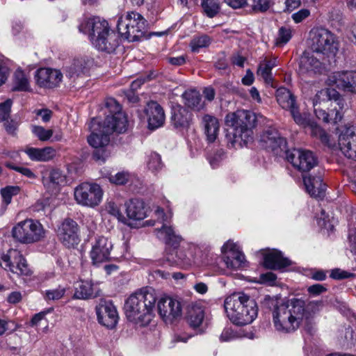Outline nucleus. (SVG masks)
Masks as SVG:
<instances>
[{
	"instance_id": "nucleus-32",
	"label": "nucleus",
	"mask_w": 356,
	"mask_h": 356,
	"mask_svg": "<svg viewBox=\"0 0 356 356\" xmlns=\"http://www.w3.org/2000/svg\"><path fill=\"white\" fill-rule=\"evenodd\" d=\"M304 185L307 192L315 198H322L325 194V185L323 183L321 177H305Z\"/></svg>"
},
{
	"instance_id": "nucleus-35",
	"label": "nucleus",
	"mask_w": 356,
	"mask_h": 356,
	"mask_svg": "<svg viewBox=\"0 0 356 356\" xmlns=\"http://www.w3.org/2000/svg\"><path fill=\"white\" fill-rule=\"evenodd\" d=\"M202 122L207 140L209 143L214 142L218 136L220 128L218 119L214 116L205 115L202 118Z\"/></svg>"
},
{
	"instance_id": "nucleus-6",
	"label": "nucleus",
	"mask_w": 356,
	"mask_h": 356,
	"mask_svg": "<svg viewBox=\"0 0 356 356\" xmlns=\"http://www.w3.org/2000/svg\"><path fill=\"white\" fill-rule=\"evenodd\" d=\"M146 29V20L138 13L131 11L118 17L117 29L124 39L129 42L139 40Z\"/></svg>"
},
{
	"instance_id": "nucleus-54",
	"label": "nucleus",
	"mask_w": 356,
	"mask_h": 356,
	"mask_svg": "<svg viewBox=\"0 0 356 356\" xmlns=\"http://www.w3.org/2000/svg\"><path fill=\"white\" fill-rule=\"evenodd\" d=\"M106 210L109 214L116 218L119 221L123 222H126V218H124V216L120 211V208L115 203L113 202H108L106 205Z\"/></svg>"
},
{
	"instance_id": "nucleus-31",
	"label": "nucleus",
	"mask_w": 356,
	"mask_h": 356,
	"mask_svg": "<svg viewBox=\"0 0 356 356\" xmlns=\"http://www.w3.org/2000/svg\"><path fill=\"white\" fill-rule=\"evenodd\" d=\"M346 105L345 101L341 98L335 99L333 102H331L330 106L331 109L329 113L325 111L327 118H318L319 120H322L326 123L337 124L343 119L344 114V106Z\"/></svg>"
},
{
	"instance_id": "nucleus-40",
	"label": "nucleus",
	"mask_w": 356,
	"mask_h": 356,
	"mask_svg": "<svg viewBox=\"0 0 356 356\" xmlns=\"http://www.w3.org/2000/svg\"><path fill=\"white\" fill-rule=\"evenodd\" d=\"M74 197L78 204L88 207L89 202V183L85 181L78 185L74 188Z\"/></svg>"
},
{
	"instance_id": "nucleus-60",
	"label": "nucleus",
	"mask_w": 356,
	"mask_h": 356,
	"mask_svg": "<svg viewBox=\"0 0 356 356\" xmlns=\"http://www.w3.org/2000/svg\"><path fill=\"white\" fill-rule=\"evenodd\" d=\"M277 276L275 274L271 272H268L264 274H261L258 281L260 284H265L269 286H273L275 284Z\"/></svg>"
},
{
	"instance_id": "nucleus-20",
	"label": "nucleus",
	"mask_w": 356,
	"mask_h": 356,
	"mask_svg": "<svg viewBox=\"0 0 356 356\" xmlns=\"http://www.w3.org/2000/svg\"><path fill=\"white\" fill-rule=\"evenodd\" d=\"M59 241L67 248H74L80 242L77 223L71 219H65L57 229Z\"/></svg>"
},
{
	"instance_id": "nucleus-29",
	"label": "nucleus",
	"mask_w": 356,
	"mask_h": 356,
	"mask_svg": "<svg viewBox=\"0 0 356 356\" xmlns=\"http://www.w3.org/2000/svg\"><path fill=\"white\" fill-rule=\"evenodd\" d=\"M289 265L291 261L277 250H268L264 254V266L266 268L277 270Z\"/></svg>"
},
{
	"instance_id": "nucleus-2",
	"label": "nucleus",
	"mask_w": 356,
	"mask_h": 356,
	"mask_svg": "<svg viewBox=\"0 0 356 356\" xmlns=\"http://www.w3.org/2000/svg\"><path fill=\"white\" fill-rule=\"evenodd\" d=\"M157 297L152 288H144L131 294L124 304V312L127 319L138 326L149 324L153 313Z\"/></svg>"
},
{
	"instance_id": "nucleus-37",
	"label": "nucleus",
	"mask_w": 356,
	"mask_h": 356,
	"mask_svg": "<svg viewBox=\"0 0 356 356\" xmlns=\"http://www.w3.org/2000/svg\"><path fill=\"white\" fill-rule=\"evenodd\" d=\"M191 114L186 108L179 107L173 110L172 122L177 128H186L189 126Z\"/></svg>"
},
{
	"instance_id": "nucleus-46",
	"label": "nucleus",
	"mask_w": 356,
	"mask_h": 356,
	"mask_svg": "<svg viewBox=\"0 0 356 356\" xmlns=\"http://www.w3.org/2000/svg\"><path fill=\"white\" fill-rule=\"evenodd\" d=\"M147 165L152 172L160 170L163 167L160 155L156 152H151L147 156Z\"/></svg>"
},
{
	"instance_id": "nucleus-22",
	"label": "nucleus",
	"mask_w": 356,
	"mask_h": 356,
	"mask_svg": "<svg viewBox=\"0 0 356 356\" xmlns=\"http://www.w3.org/2000/svg\"><path fill=\"white\" fill-rule=\"evenodd\" d=\"M63 79V74L58 70L42 67L35 74L36 84L40 88H52L59 85Z\"/></svg>"
},
{
	"instance_id": "nucleus-53",
	"label": "nucleus",
	"mask_w": 356,
	"mask_h": 356,
	"mask_svg": "<svg viewBox=\"0 0 356 356\" xmlns=\"http://www.w3.org/2000/svg\"><path fill=\"white\" fill-rule=\"evenodd\" d=\"M132 175L127 171H122L110 177L109 180L111 183L117 185H123L131 180Z\"/></svg>"
},
{
	"instance_id": "nucleus-13",
	"label": "nucleus",
	"mask_w": 356,
	"mask_h": 356,
	"mask_svg": "<svg viewBox=\"0 0 356 356\" xmlns=\"http://www.w3.org/2000/svg\"><path fill=\"white\" fill-rule=\"evenodd\" d=\"M110 133L106 132V129L104 126L99 125V129H93L90 135V146L94 147L92 152L93 159L99 163H104L109 153L106 149L110 141Z\"/></svg>"
},
{
	"instance_id": "nucleus-51",
	"label": "nucleus",
	"mask_w": 356,
	"mask_h": 356,
	"mask_svg": "<svg viewBox=\"0 0 356 356\" xmlns=\"http://www.w3.org/2000/svg\"><path fill=\"white\" fill-rule=\"evenodd\" d=\"M87 65V61L83 58H79L74 60L72 65L70 67V71L68 76L72 77V76L80 74L84 72Z\"/></svg>"
},
{
	"instance_id": "nucleus-38",
	"label": "nucleus",
	"mask_w": 356,
	"mask_h": 356,
	"mask_svg": "<svg viewBox=\"0 0 356 356\" xmlns=\"http://www.w3.org/2000/svg\"><path fill=\"white\" fill-rule=\"evenodd\" d=\"M182 97L185 105L193 110L200 111L204 108V102L202 101L201 95L196 90H186L182 95Z\"/></svg>"
},
{
	"instance_id": "nucleus-57",
	"label": "nucleus",
	"mask_w": 356,
	"mask_h": 356,
	"mask_svg": "<svg viewBox=\"0 0 356 356\" xmlns=\"http://www.w3.org/2000/svg\"><path fill=\"white\" fill-rule=\"evenodd\" d=\"M237 332H234L232 328H225L220 335V341L222 342H229L238 337Z\"/></svg>"
},
{
	"instance_id": "nucleus-43",
	"label": "nucleus",
	"mask_w": 356,
	"mask_h": 356,
	"mask_svg": "<svg viewBox=\"0 0 356 356\" xmlns=\"http://www.w3.org/2000/svg\"><path fill=\"white\" fill-rule=\"evenodd\" d=\"M89 284L86 280H79L74 284V298L86 300L89 297Z\"/></svg>"
},
{
	"instance_id": "nucleus-12",
	"label": "nucleus",
	"mask_w": 356,
	"mask_h": 356,
	"mask_svg": "<svg viewBox=\"0 0 356 356\" xmlns=\"http://www.w3.org/2000/svg\"><path fill=\"white\" fill-rule=\"evenodd\" d=\"M182 242L183 238H181V241L177 247L166 244L169 249L172 248L168 250L166 259L171 264L179 265L186 268L194 263L195 250L197 247L194 244L189 243H186V245L183 243L180 245Z\"/></svg>"
},
{
	"instance_id": "nucleus-5",
	"label": "nucleus",
	"mask_w": 356,
	"mask_h": 356,
	"mask_svg": "<svg viewBox=\"0 0 356 356\" xmlns=\"http://www.w3.org/2000/svg\"><path fill=\"white\" fill-rule=\"evenodd\" d=\"M90 41L98 50L113 52L118 45L115 32L108 22L100 17L90 18Z\"/></svg>"
},
{
	"instance_id": "nucleus-44",
	"label": "nucleus",
	"mask_w": 356,
	"mask_h": 356,
	"mask_svg": "<svg viewBox=\"0 0 356 356\" xmlns=\"http://www.w3.org/2000/svg\"><path fill=\"white\" fill-rule=\"evenodd\" d=\"M52 309H49L46 311H43L35 314L31 321V325L35 327H39L41 325H44V327L42 329L43 332H47L48 330V321L45 318V316L51 312Z\"/></svg>"
},
{
	"instance_id": "nucleus-50",
	"label": "nucleus",
	"mask_w": 356,
	"mask_h": 356,
	"mask_svg": "<svg viewBox=\"0 0 356 356\" xmlns=\"http://www.w3.org/2000/svg\"><path fill=\"white\" fill-rule=\"evenodd\" d=\"M5 165L10 169H12L16 172H19L20 174L30 179H35L37 178L36 175L30 168L16 165L11 162H6Z\"/></svg>"
},
{
	"instance_id": "nucleus-30",
	"label": "nucleus",
	"mask_w": 356,
	"mask_h": 356,
	"mask_svg": "<svg viewBox=\"0 0 356 356\" xmlns=\"http://www.w3.org/2000/svg\"><path fill=\"white\" fill-rule=\"evenodd\" d=\"M24 152L31 160L38 162L49 161L54 159L56 155V151L52 147L43 148L28 147L24 149Z\"/></svg>"
},
{
	"instance_id": "nucleus-19",
	"label": "nucleus",
	"mask_w": 356,
	"mask_h": 356,
	"mask_svg": "<svg viewBox=\"0 0 356 356\" xmlns=\"http://www.w3.org/2000/svg\"><path fill=\"white\" fill-rule=\"evenodd\" d=\"M276 99L278 104L284 110L289 111L294 121L304 125L305 119L299 113L295 96L287 88L282 87L276 91Z\"/></svg>"
},
{
	"instance_id": "nucleus-56",
	"label": "nucleus",
	"mask_w": 356,
	"mask_h": 356,
	"mask_svg": "<svg viewBox=\"0 0 356 356\" xmlns=\"http://www.w3.org/2000/svg\"><path fill=\"white\" fill-rule=\"evenodd\" d=\"M273 4L272 0H253L252 9L255 12L264 13L267 11Z\"/></svg>"
},
{
	"instance_id": "nucleus-45",
	"label": "nucleus",
	"mask_w": 356,
	"mask_h": 356,
	"mask_svg": "<svg viewBox=\"0 0 356 356\" xmlns=\"http://www.w3.org/2000/svg\"><path fill=\"white\" fill-rule=\"evenodd\" d=\"M31 131L33 134L40 141L49 140L53 136V130L45 129L42 126L32 125Z\"/></svg>"
},
{
	"instance_id": "nucleus-64",
	"label": "nucleus",
	"mask_w": 356,
	"mask_h": 356,
	"mask_svg": "<svg viewBox=\"0 0 356 356\" xmlns=\"http://www.w3.org/2000/svg\"><path fill=\"white\" fill-rule=\"evenodd\" d=\"M326 289L320 284L312 285L308 288L309 293L315 296L321 294Z\"/></svg>"
},
{
	"instance_id": "nucleus-33",
	"label": "nucleus",
	"mask_w": 356,
	"mask_h": 356,
	"mask_svg": "<svg viewBox=\"0 0 356 356\" xmlns=\"http://www.w3.org/2000/svg\"><path fill=\"white\" fill-rule=\"evenodd\" d=\"M126 213L129 219L138 221L147 216V209L143 201L134 199L127 203Z\"/></svg>"
},
{
	"instance_id": "nucleus-48",
	"label": "nucleus",
	"mask_w": 356,
	"mask_h": 356,
	"mask_svg": "<svg viewBox=\"0 0 356 356\" xmlns=\"http://www.w3.org/2000/svg\"><path fill=\"white\" fill-rule=\"evenodd\" d=\"M103 197V191L99 185L90 184V207L98 205Z\"/></svg>"
},
{
	"instance_id": "nucleus-34",
	"label": "nucleus",
	"mask_w": 356,
	"mask_h": 356,
	"mask_svg": "<svg viewBox=\"0 0 356 356\" xmlns=\"http://www.w3.org/2000/svg\"><path fill=\"white\" fill-rule=\"evenodd\" d=\"M12 90L13 91L30 92L31 87L29 74L21 68L17 69L12 78Z\"/></svg>"
},
{
	"instance_id": "nucleus-63",
	"label": "nucleus",
	"mask_w": 356,
	"mask_h": 356,
	"mask_svg": "<svg viewBox=\"0 0 356 356\" xmlns=\"http://www.w3.org/2000/svg\"><path fill=\"white\" fill-rule=\"evenodd\" d=\"M284 4H285V11H292L301 5V1L300 0H284Z\"/></svg>"
},
{
	"instance_id": "nucleus-58",
	"label": "nucleus",
	"mask_w": 356,
	"mask_h": 356,
	"mask_svg": "<svg viewBox=\"0 0 356 356\" xmlns=\"http://www.w3.org/2000/svg\"><path fill=\"white\" fill-rule=\"evenodd\" d=\"M12 101L7 99L4 102L0 104V122L6 120L10 112Z\"/></svg>"
},
{
	"instance_id": "nucleus-55",
	"label": "nucleus",
	"mask_w": 356,
	"mask_h": 356,
	"mask_svg": "<svg viewBox=\"0 0 356 356\" xmlns=\"http://www.w3.org/2000/svg\"><path fill=\"white\" fill-rule=\"evenodd\" d=\"M66 292L65 287L59 286L55 289L47 290L45 291L44 298L47 300H57L63 297Z\"/></svg>"
},
{
	"instance_id": "nucleus-61",
	"label": "nucleus",
	"mask_w": 356,
	"mask_h": 356,
	"mask_svg": "<svg viewBox=\"0 0 356 356\" xmlns=\"http://www.w3.org/2000/svg\"><path fill=\"white\" fill-rule=\"evenodd\" d=\"M310 10L307 8H302L291 15V18L296 24H298L304 21L310 15Z\"/></svg>"
},
{
	"instance_id": "nucleus-9",
	"label": "nucleus",
	"mask_w": 356,
	"mask_h": 356,
	"mask_svg": "<svg viewBox=\"0 0 356 356\" xmlns=\"http://www.w3.org/2000/svg\"><path fill=\"white\" fill-rule=\"evenodd\" d=\"M311 47L316 54L327 57L334 56L338 51V44L334 35L325 29H314L310 33Z\"/></svg>"
},
{
	"instance_id": "nucleus-16",
	"label": "nucleus",
	"mask_w": 356,
	"mask_h": 356,
	"mask_svg": "<svg viewBox=\"0 0 356 356\" xmlns=\"http://www.w3.org/2000/svg\"><path fill=\"white\" fill-rule=\"evenodd\" d=\"M221 251L227 268L232 270H238L245 267V255L241 251L237 243L228 241L223 245Z\"/></svg>"
},
{
	"instance_id": "nucleus-8",
	"label": "nucleus",
	"mask_w": 356,
	"mask_h": 356,
	"mask_svg": "<svg viewBox=\"0 0 356 356\" xmlns=\"http://www.w3.org/2000/svg\"><path fill=\"white\" fill-rule=\"evenodd\" d=\"M12 235L21 243L31 244L44 238L45 229L39 221L28 218L13 227Z\"/></svg>"
},
{
	"instance_id": "nucleus-25",
	"label": "nucleus",
	"mask_w": 356,
	"mask_h": 356,
	"mask_svg": "<svg viewBox=\"0 0 356 356\" xmlns=\"http://www.w3.org/2000/svg\"><path fill=\"white\" fill-rule=\"evenodd\" d=\"M42 181L44 188L51 193H56L65 184L66 177L56 168L46 169L42 172Z\"/></svg>"
},
{
	"instance_id": "nucleus-1",
	"label": "nucleus",
	"mask_w": 356,
	"mask_h": 356,
	"mask_svg": "<svg viewBox=\"0 0 356 356\" xmlns=\"http://www.w3.org/2000/svg\"><path fill=\"white\" fill-rule=\"evenodd\" d=\"M323 307L322 301H312L305 307L304 300L293 298L274 307V326L283 332H293L300 327L307 328L312 324L313 314L321 311Z\"/></svg>"
},
{
	"instance_id": "nucleus-42",
	"label": "nucleus",
	"mask_w": 356,
	"mask_h": 356,
	"mask_svg": "<svg viewBox=\"0 0 356 356\" xmlns=\"http://www.w3.org/2000/svg\"><path fill=\"white\" fill-rule=\"evenodd\" d=\"M293 29L289 26H281L277 31V35L275 40L276 47H284L289 42L292 38Z\"/></svg>"
},
{
	"instance_id": "nucleus-3",
	"label": "nucleus",
	"mask_w": 356,
	"mask_h": 356,
	"mask_svg": "<svg viewBox=\"0 0 356 356\" xmlns=\"http://www.w3.org/2000/svg\"><path fill=\"white\" fill-rule=\"evenodd\" d=\"M224 307L229 319L237 325L251 323L258 312L255 301L243 293H234L227 297Z\"/></svg>"
},
{
	"instance_id": "nucleus-47",
	"label": "nucleus",
	"mask_w": 356,
	"mask_h": 356,
	"mask_svg": "<svg viewBox=\"0 0 356 356\" xmlns=\"http://www.w3.org/2000/svg\"><path fill=\"white\" fill-rule=\"evenodd\" d=\"M211 40L207 35H201L193 38L190 44L192 51L197 53L201 48L207 47L209 45Z\"/></svg>"
},
{
	"instance_id": "nucleus-41",
	"label": "nucleus",
	"mask_w": 356,
	"mask_h": 356,
	"mask_svg": "<svg viewBox=\"0 0 356 356\" xmlns=\"http://www.w3.org/2000/svg\"><path fill=\"white\" fill-rule=\"evenodd\" d=\"M201 6L203 13L209 18L216 17L220 10L219 0H202Z\"/></svg>"
},
{
	"instance_id": "nucleus-4",
	"label": "nucleus",
	"mask_w": 356,
	"mask_h": 356,
	"mask_svg": "<svg viewBox=\"0 0 356 356\" xmlns=\"http://www.w3.org/2000/svg\"><path fill=\"white\" fill-rule=\"evenodd\" d=\"M255 116L248 111L241 110L228 113L225 117L226 125L229 127L226 137L232 147L247 143L251 138Z\"/></svg>"
},
{
	"instance_id": "nucleus-24",
	"label": "nucleus",
	"mask_w": 356,
	"mask_h": 356,
	"mask_svg": "<svg viewBox=\"0 0 356 356\" xmlns=\"http://www.w3.org/2000/svg\"><path fill=\"white\" fill-rule=\"evenodd\" d=\"M113 248L112 243L104 236L97 237L92 246L90 257L94 264L106 261L110 258V253Z\"/></svg>"
},
{
	"instance_id": "nucleus-28",
	"label": "nucleus",
	"mask_w": 356,
	"mask_h": 356,
	"mask_svg": "<svg viewBox=\"0 0 356 356\" xmlns=\"http://www.w3.org/2000/svg\"><path fill=\"white\" fill-rule=\"evenodd\" d=\"M145 111L149 129H155L163 124L165 121L164 111L156 102H152L149 103Z\"/></svg>"
},
{
	"instance_id": "nucleus-27",
	"label": "nucleus",
	"mask_w": 356,
	"mask_h": 356,
	"mask_svg": "<svg viewBox=\"0 0 356 356\" xmlns=\"http://www.w3.org/2000/svg\"><path fill=\"white\" fill-rule=\"evenodd\" d=\"M262 146L266 149L278 152L286 148V140L282 137L278 131L274 129L266 131L261 136L260 139Z\"/></svg>"
},
{
	"instance_id": "nucleus-62",
	"label": "nucleus",
	"mask_w": 356,
	"mask_h": 356,
	"mask_svg": "<svg viewBox=\"0 0 356 356\" xmlns=\"http://www.w3.org/2000/svg\"><path fill=\"white\" fill-rule=\"evenodd\" d=\"M350 276L351 273L339 268L332 270L330 274L331 277L337 280L348 278Z\"/></svg>"
},
{
	"instance_id": "nucleus-11",
	"label": "nucleus",
	"mask_w": 356,
	"mask_h": 356,
	"mask_svg": "<svg viewBox=\"0 0 356 356\" xmlns=\"http://www.w3.org/2000/svg\"><path fill=\"white\" fill-rule=\"evenodd\" d=\"M338 147L347 158L356 161V124H344L337 128Z\"/></svg>"
},
{
	"instance_id": "nucleus-59",
	"label": "nucleus",
	"mask_w": 356,
	"mask_h": 356,
	"mask_svg": "<svg viewBox=\"0 0 356 356\" xmlns=\"http://www.w3.org/2000/svg\"><path fill=\"white\" fill-rule=\"evenodd\" d=\"M33 113L35 115V118H40L44 123L49 122L52 117V111L48 108L36 109Z\"/></svg>"
},
{
	"instance_id": "nucleus-14",
	"label": "nucleus",
	"mask_w": 356,
	"mask_h": 356,
	"mask_svg": "<svg viewBox=\"0 0 356 356\" xmlns=\"http://www.w3.org/2000/svg\"><path fill=\"white\" fill-rule=\"evenodd\" d=\"M286 159L293 166L300 172H308L317 165L314 154L306 149H294L286 153Z\"/></svg>"
},
{
	"instance_id": "nucleus-49",
	"label": "nucleus",
	"mask_w": 356,
	"mask_h": 356,
	"mask_svg": "<svg viewBox=\"0 0 356 356\" xmlns=\"http://www.w3.org/2000/svg\"><path fill=\"white\" fill-rule=\"evenodd\" d=\"M20 192V187L18 186H8L1 190V194L3 201L6 204L11 202L13 196L17 195Z\"/></svg>"
},
{
	"instance_id": "nucleus-52",
	"label": "nucleus",
	"mask_w": 356,
	"mask_h": 356,
	"mask_svg": "<svg viewBox=\"0 0 356 356\" xmlns=\"http://www.w3.org/2000/svg\"><path fill=\"white\" fill-rule=\"evenodd\" d=\"M9 75V60L4 57H1L0 58V86L6 82Z\"/></svg>"
},
{
	"instance_id": "nucleus-23",
	"label": "nucleus",
	"mask_w": 356,
	"mask_h": 356,
	"mask_svg": "<svg viewBox=\"0 0 356 356\" xmlns=\"http://www.w3.org/2000/svg\"><path fill=\"white\" fill-rule=\"evenodd\" d=\"M323 56L316 54H310L305 53L300 60L299 73L301 75L312 74L321 73L324 69V64L321 60H323Z\"/></svg>"
},
{
	"instance_id": "nucleus-17",
	"label": "nucleus",
	"mask_w": 356,
	"mask_h": 356,
	"mask_svg": "<svg viewBox=\"0 0 356 356\" xmlns=\"http://www.w3.org/2000/svg\"><path fill=\"white\" fill-rule=\"evenodd\" d=\"M157 309L159 316L166 323H171L181 316V302L172 297H162L157 301Z\"/></svg>"
},
{
	"instance_id": "nucleus-26",
	"label": "nucleus",
	"mask_w": 356,
	"mask_h": 356,
	"mask_svg": "<svg viewBox=\"0 0 356 356\" xmlns=\"http://www.w3.org/2000/svg\"><path fill=\"white\" fill-rule=\"evenodd\" d=\"M339 97V93L333 89H323L318 91L312 99L314 113L317 118H327L325 111L322 106L328 102H333Z\"/></svg>"
},
{
	"instance_id": "nucleus-15",
	"label": "nucleus",
	"mask_w": 356,
	"mask_h": 356,
	"mask_svg": "<svg viewBox=\"0 0 356 356\" xmlns=\"http://www.w3.org/2000/svg\"><path fill=\"white\" fill-rule=\"evenodd\" d=\"M98 323L108 329H113L118 323L119 315L112 302L101 299L95 307Z\"/></svg>"
},
{
	"instance_id": "nucleus-10",
	"label": "nucleus",
	"mask_w": 356,
	"mask_h": 356,
	"mask_svg": "<svg viewBox=\"0 0 356 356\" xmlns=\"http://www.w3.org/2000/svg\"><path fill=\"white\" fill-rule=\"evenodd\" d=\"M154 213L157 220L162 223L161 228L155 229L157 238L165 242V244L177 247L181 241V236L177 234L172 227L168 225L169 220L172 218V213L170 211L165 213L163 209L157 207Z\"/></svg>"
},
{
	"instance_id": "nucleus-7",
	"label": "nucleus",
	"mask_w": 356,
	"mask_h": 356,
	"mask_svg": "<svg viewBox=\"0 0 356 356\" xmlns=\"http://www.w3.org/2000/svg\"><path fill=\"white\" fill-rule=\"evenodd\" d=\"M103 111L106 115L103 126L106 129L107 133L121 134L127 130V117L122 111L121 106L115 99L109 97L106 99Z\"/></svg>"
},
{
	"instance_id": "nucleus-39",
	"label": "nucleus",
	"mask_w": 356,
	"mask_h": 356,
	"mask_svg": "<svg viewBox=\"0 0 356 356\" xmlns=\"http://www.w3.org/2000/svg\"><path fill=\"white\" fill-rule=\"evenodd\" d=\"M204 318V311L203 308L198 305L192 306L188 314V322L191 327L193 328L199 327Z\"/></svg>"
},
{
	"instance_id": "nucleus-18",
	"label": "nucleus",
	"mask_w": 356,
	"mask_h": 356,
	"mask_svg": "<svg viewBox=\"0 0 356 356\" xmlns=\"http://www.w3.org/2000/svg\"><path fill=\"white\" fill-rule=\"evenodd\" d=\"M329 86H336L345 92L356 94V71L334 72L327 79Z\"/></svg>"
},
{
	"instance_id": "nucleus-21",
	"label": "nucleus",
	"mask_w": 356,
	"mask_h": 356,
	"mask_svg": "<svg viewBox=\"0 0 356 356\" xmlns=\"http://www.w3.org/2000/svg\"><path fill=\"white\" fill-rule=\"evenodd\" d=\"M4 268L17 275L28 276L31 271L23 255L16 250H10L8 253L2 257Z\"/></svg>"
},
{
	"instance_id": "nucleus-36",
	"label": "nucleus",
	"mask_w": 356,
	"mask_h": 356,
	"mask_svg": "<svg viewBox=\"0 0 356 356\" xmlns=\"http://www.w3.org/2000/svg\"><path fill=\"white\" fill-rule=\"evenodd\" d=\"M276 65L275 59H264L259 64L257 75L260 76L266 84H271L273 81L271 70Z\"/></svg>"
}]
</instances>
